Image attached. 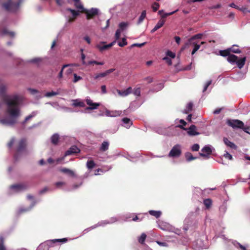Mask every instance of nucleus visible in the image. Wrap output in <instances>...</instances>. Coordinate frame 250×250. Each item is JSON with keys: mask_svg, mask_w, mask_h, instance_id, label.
<instances>
[{"mask_svg": "<svg viewBox=\"0 0 250 250\" xmlns=\"http://www.w3.org/2000/svg\"><path fill=\"white\" fill-rule=\"evenodd\" d=\"M5 85L0 84V96L7 106L6 113L8 115L6 118H0V124L12 127L18 123V118L21 116L20 106L23 98L17 94L7 95Z\"/></svg>", "mask_w": 250, "mask_h": 250, "instance_id": "obj_1", "label": "nucleus"}, {"mask_svg": "<svg viewBox=\"0 0 250 250\" xmlns=\"http://www.w3.org/2000/svg\"><path fill=\"white\" fill-rule=\"evenodd\" d=\"M194 228L195 229V230L188 239V242L189 244H191L192 248L195 250L207 249L208 245L207 244V237L205 233L206 227L204 226L202 227L201 232L199 230L200 227L198 224H195Z\"/></svg>", "mask_w": 250, "mask_h": 250, "instance_id": "obj_2", "label": "nucleus"}, {"mask_svg": "<svg viewBox=\"0 0 250 250\" xmlns=\"http://www.w3.org/2000/svg\"><path fill=\"white\" fill-rule=\"evenodd\" d=\"M23 1V0H0L2 8L12 13H16L19 11Z\"/></svg>", "mask_w": 250, "mask_h": 250, "instance_id": "obj_3", "label": "nucleus"}, {"mask_svg": "<svg viewBox=\"0 0 250 250\" xmlns=\"http://www.w3.org/2000/svg\"><path fill=\"white\" fill-rule=\"evenodd\" d=\"M179 127L183 130H186L187 128L184 127L183 125H177L174 126H170L168 127H160L156 129V132L161 135L167 136H172L177 135V128Z\"/></svg>", "mask_w": 250, "mask_h": 250, "instance_id": "obj_4", "label": "nucleus"}, {"mask_svg": "<svg viewBox=\"0 0 250 250\" xmlns=\"http://www.w3.org/2000/svg\"><path fill=\"white\" fill-rule=\"evenodd\" d=\"M26 145V141L25 139H22L18 142L16 153L14 156L15 161H18V160L25 153Z\"/></svg>", "mask_w": 250, "mask_h": 250, "instance_id": "obj_5", "label": "nucleus"}, {"mask_svg": "<svg viewBox=\"0 0 250 250\" xmlns=\"http://www.w3.org/2000/svg\"><path fill=\"white\" fill-rule=\"evenodd\" d=\"M218 237L222 238L223 240H224V241H225L226 243L227 242L229 244L231 243L235 247V248H236L237 249V250H250V249H249V247L248 245L246 244V245H243L235 240H227L225 236L223 234H221L220 235H215L214 238H217Z\"/></svg>", "mask_w": 250, "mask_h": 250, "instance_id": "obj_6", "label": "nucleus"}, {"mask_svg": "<svg viewBox=\"0 0 250 250\" xmlns=\"http://www.w3.org/2000/svg\"><path fill=\"white\" fill-rule=\"evenodd\" d=\"M29 187L27 183H20L11 186L10 190L11 193H18L26 190Z\"/></svg>", "mask_w": 250, "mask_h": 250, "instance_id": "obj_7", "label": "nucleus"}, {"mask_svg": "<svg viewBox=\"0 0 250 250\" xmlns=\"http://www.w3.org/2000/svg\"><path fill=\"white\" fill-rule=\"evenodd\" d=\"M181 146L176 144L172 147L168 154V156L171 158H178L181 155Z\"/></svg>", "mask_w": 250, "mask_h": 250, "instance_id": "obj_8", "label": "nucleus"}, {"mask_svg": "<svg viewBox=\"0 0 250 250\" xmlns=\"http://www.w3.org/2000/svg\"><path fill=\"white\" fill-rule=\"evenodd\" d=\"M27 198L28 200H33V201L29 207H27V208H24V207L20 208L18 210L19 213H21L22 212H28V211H30L35 206V205L37 203V202L40 201L39 200H38V201L34 200V197L31 195H28L27 196Z\"/></svg>", "mask_w": 250, "mask_h": 250, "instance_id": "obj_9", "label": "nucleus"}, {"mask_svg": "<svg viewBox=\"0 0 250 250\" xmlns=\"http://www.w3.org/2000/svg\"><path fill=\"white\" fill-rule=\"evenodd\" d=\"M6 21H3L1 23L0 27V34L1 36H7L10 38H14L15 36V33L13 31H8L4 26L6 25Z\"/></svg>", "mask_w": 250, "mask_h": 250, "instance_id": "obj_10", "label": "nucleus"}, {"mask_svg": "<svg viewBox=\"0 0 250 250\" xmlns=\"http://www.w3.org/2000/svg\"><path fill=\"white\" fill-rule=\"evenodd\" d=\"M213 148L210 145H206L202 149V152L199 153L200 156L205 157L206 159L209 158V156L212 153Z\"/></svg>", "mask_w": 250, "mask_h": 250, "instance_id": "obj_11", "label": "nucleus"}, {"mask_svg": "<svg viewBox=\"0 0 250 250\" xmlns=\"http://www.w3.org/2000/svg\"><path fill=\"white\" fill-rule=\"evenodd\" d=\"M227 124L233 128H243L244 126V123L238 120H228Z\"/></svg>", "mask_w": 250, "mask_h": 250, "instance_id": "obj_12", "label": "nucleus"}, {"mask_svg": "<svg viewBox=\"0 0 250 250\" xmlns=\"http://www.w3.org/2000/svg\"><path fill=\"white\" fill-rule=\"evenodd\" d=\"M86 104L88 105V107L85 108V110H93L96 109L100 106V104L99 103H94L92 100L89 98H86L85 100Z\"/></svg>", "mask_w": 250, "mask_h": 250, "instance_id": "obj_13", "label": "nucleus"}, {"mask_svg": "<svg viewBox=\"0 0 250 250\" xmlns=\"http://www.w3.org/2000/svg\"><path fill=\"white\" fill-rule=\"evenodd\" d=\"M86 13V17L87 20H89L93 16L98 15L99 9L96 8H92L89 10L84 11Z\"/></svg>", "mask_w": 250, "mask_h": 250, "instance_id": "obj_14", "label": "nucleus"}, {"mask_svg": "<svg viewBox=\"0 0 250 250\" xmlns=\"http://www.w3.org/2000/svg\"><path fill=\"white\" fill-rule=\"evenodd\" d=\"M80 152V148L76 146H73L65 152L64 156H67L73 154H77Z\"/></svg>", "mask_w": 250, "mask_h": 250, "instance_id": "obj_15", "label": "nucleus"}, {"mask_svg": "<svg viewBox=\"0 0 250 250\" xmlns=\"http://www.w3.org/2000/svg\"><path fill=\"white\" fill-rule=\"evenodd\" d=\"M187 133L189 136H194L199 135L200 133L196 131V126L195 125H191L188 128H186Z\"/></svg>", "mask_w": 250, "mask_h": 250, "instance_id": "obj_16", "label": "nucleus"}, {"mask_svg": "<svg viewBox=\"0 0 250 250\" xmlns=\"http://www.w3.org/2000/svg\"><path fill=\"white\" fill-rule=\"evenodd\" d=\"M122 112L121 111H110L108 109H106L105 111V115L107 117H115L119 116L121 114Z\"/></svg>", "mask_w": 250, "mask_h": 250, "instance_id": "obj_17", "label": "nucleus"}, {"mask_svg": "<svg viewBox=\"0 0 250 250\" xmlns=\"http://www.w3.org/2000/svg\"><path fill=\"white\" fill-rule=\"evenodd\" d=\"M104 42H101L100 43L97 44L95 47L97 48L100 52H102L104 50L108 49L107 44H105Z\"/></svg>", "mask_w": 250, "mask_h": 250, "instance_id": "obj_18", "label": "nucleus"}, {"mask_svg": "<svg viewBox=\"0 0 250 250\" xmlns=\"http://www.w3.org/2000/svg\"><path fill=\"white\" fill-rule=\"evenodd\" d=\"M122 122V125L126 128H129L132 125L131 120L127 117L123 118Z\"/></svg>", "mask_w": 250, "mask_h": 250, "instance_id": "obj_19", "label": "nucleus"}, {"mask_svg": "<svg viewBox=\"0 0 250 250\" xmlns=\"http://www.w3.org/2000/svg\"><path fill=\"white\" fill-rule=\"evenodd\" d=\"M28 91H29L32 95L35 96V98L37 99H40L43 97V96L41 95L40 91L37 89L29 88H28Z\"/></svg>", "mask_w": 250, "mask_h": 250, "instance_id": "obj_20", "label": "nucleus"}, {"mask_svg": "<svg viewBox=\"0 0 250 250\" xmlns=\"http://www.w3.org/2000/svg\"><path fill=\"white\" fill-rule=\"evenodd\" d=\"M61 89L59 88V89H57L56 91H51L50 92H46L44 94L43 96L45 97H47V98L51 97H53L54 96L60 95L61 94Z\"/></svg>", "mask_w": 250, "mask_h": 250, "instance_id": "obj_21", "label": "nucleus"}, {"mask_svg": "<svg viewBox=\"0 0 250 250\" xmlns=\"http://www.w3.org/2000/svg\"><path fill=\"white\" fill-rule=\"evenodd\" d=\"M117 91L120 96L122 97H125L132 92V88L131 87H129L125 90L121 91L120 90H117Z\"/></svg>", "mask_w": 250, "mask_h": 250, "instance_id": "obj_22", "label": "nucleus"}, {"mask_svg": "<svg viewBox=\"0 0 250 250\" xmlns=\"http://www.w3.org/2000/svg\"><path fill=\"white\" fill-rule=\"evenodd\" d=\"M165 21L164 20H160L157 23L154 27L151 30L150 32L151 33H154L158 29L161 28L165 24Z\"/></svg>", "mask_w": 250, "mask_h": 250, "instance_id": "obj_23", "label": "nucleus"}, {"mask_svg": "<svg viewBox=\"0 0 250 250\" xmlns=\"http://www.w3.org/2000/svg\"><path fill=\"white\" fill-rule=\"evenodd\" d=\"M246 61V57H244L243 58H240V59H237L235 64H237L238 67L239 69H241L243 67L245 64V62Z\"/></svg>", "mask_w": 250, "mask_h": 250, "instance_id": "obj_24", "label": "nucleus"}, {"mask_svg": "<svg viewBox=\"0 0 250 250\" xmlns=\"http://www.w3.org/2000/svg\"><path fill=\"white\" fill-rule=\"evenodd\" d=\"M227 209L226 203H223L220 206L219 208V213L220 217H223Z\"/></svg>", "mask_w": 250, "mask_h": 250, "instance_id": "obj_25", "label": "nucleus"}, {"mask_svg": "<svg viewBox=\"0 0 250 250\" xmlns=\"http://www.w3.org/2000/svg\"><path fill=\"white\" fill-rule=\"evenodd\" d=\"M238 57L234 54H230L227 58V61L231 64H235Z\"/></svg>", "mask_w": 250, "mask_h": 250, "instance_id": "obj_26", "label": "nucleus"}, {"mask_svg": "<svg viewBox=\"0 0 250 250\" xmlns=\"http://www.w3.org/2000/svg\"><path fill=\"white\" fill-rule=\"evenodd\" d=\"M223 141L227 146L230 147L231 148L234 149L237 148V146L233 142H230L228 138H224L223 139Z\"/></svg>", "mask_w": 250, "mask_h": 250, "instance_id": "obj_27", "label": "nucleus"}, {"mask_svg": "<svg viewBox=\"0 0 250 250\" xmlns=\"http://www.w3.org/2000/svg\"><path fill=\"white\" fill-rule=\"evenodd\" d=\"M189 219L186 218L185 220V225L183 227V229L185 231H188V230H191L193 228V226L191 225V224H188Z\"/></svg>", "mask_w": 250, "mask_h": 250, "instance_id": "obj_28", "label": "nucleus"}, {"mask_svg": "<svg viewBox=\"0 0 250 250\" xmlns=\"http://www.w3.org/2000/svg\"><path fill=\"white\" fill-rule=\"evenodd\" d=\"M37 114H38V111H33L31 113V114H30L29 115L27 116L25 118L23 122H21V124L22 125H24L25 123H26V122H27L28 121L31 120L33 117H34Z\"/></svg>", "mask_w": 250, "mask_h": 250, "instance_id": "obj_29", "label": "nucleus"}, {"mask_svg": "<svg viewBox=\"0 0 250 250\" xmlns=\"http://www.w3.org/2000/svg\"><path fill=\"white\" fill-rule=\"evenodd\" d=\"M109 143L107 141H104L100 147V150L103 152L105 151L109 148Z\"/></svg>", "mask_w": 250, "mask_h": 250, "instance_id": "obj_30", "label": "nucleus"}, {"mask_svg": "<svg viewBox=\"0 0 250 250\" xmlns=\"http://www.w3.org/2000/svg\"><path fill=\"white\" fill-rule=\"evenodd\" d=\"M60 136L58 133L54 134L51 137V142L52 144L56 145L58 144Z\"/></svg>", "mask_w": 250, "mask_h": 250, "instance_id": "obj_31", "label": "nucleus"}, {"mask_svg": "<svg viewBox=\"0 0 250 250\" xmlns=\"http://www.w3.org/2000/svg\"><path fill=\"white\" fill-rule=\"evenodd\" d=\"M122 216H120V215L115 216L112 217L108 219V222L109 224H112L117 221H121V219H122Z\"/></svg>", "mask_w": 250, "mask_h": 250, "instance_id": "obj_32", "label": "nucleus"}, {"mask_svg": "<svg viewBox=\"0 0 250 250\" xmlns=\"http://www.w3.org/2000/svg\"><path fill=\"white\" fill-rule=\"evenodd\" d=\"M60 171L72 177H74L75 176V173L73 171L67 168H62L60 169Z\"/></svg>", "mask_w": 250, "mask_h": 250, "instance_id": "obj_33", "label": "nucleus"}, {"mask_svg": "<svg viewBox=\"0 0 250 250\" xmlns=\"http://www.w3.org/2000/svg\"><path fill=\"white\" fill-rule=\"evenodd\" d=\"M185 158L188 162H190L198 158L197 157H194L190 152H188L185 153Z\"/></svg>", "mask_w": 250, "mask_h": 250, "instance_id": "obj_34", "label": "nucleus"}, {"mask_svg": "<svg viewBox=\"0 0 250 250\" xmlns=\"http://www.w3.org/2000/svg\"><path fill=\"white\" fill-rule=\"evenodd\" d=\"M203 35L204 34L203 33H199L192 36L188 40V43H191L192 41L194 40L202 39V37L203 36Z\"/></svg>", "mask_w": 250, "mask_h": 250, "instance_id": "obj_35", "label": "nucleus"}, {"mask_svg": "<svg viewBox=\"0 0 250 250\" xmlns=\"http://www.w3.org/2000/svg\"><path fill=\"white\" fill-rule=\"evenodd\" d=\"M73 106H75V107H77V106H79V107H83L85 106V104L83 102H81V101H80L79 100H73Z\"/></svg>", "mask_w": 250, "mask_h": 250, "instance_id": "obj_36", "label": "nucleus"}, {"mask_svg": "<svg viewBox=\"0 0 250 250\" xmlns=\"http://www.w3.org/2000/svg\"><path fill=\"white\" fill-rule=\"evenodd\" d=\"M66 11L70 12L74 19L80 15V12L79 11H76L70 8H66Z\"/></svg>", "mask_w": 250, "mask_h": 250, "instance_id": "obj_37", "label": "nucleus"}, {"mask_svg": "<svg viewBox=\"0 0 250 250\" xmlns=\"http://www.w3.org/2000/svg\"><path fill=\"white\" fill-rule=\"evenodd\" d=\"M148 212L151 215L155 216L156 218H159L162 214L161 211L159 210L156 211L150 210L148 211Z\"/></svg>", "mask_w": 250, "mask_h": 250, "instance_id": "obj_38", "label": "nucleus"}, {"mask_svg": "<svg viewBox=\"0 0 250 250\" xmlns=\"http://www.w3.org/2000/svg\"><path fill=\"white\" fill-rule=\"evenodd\" d=\"M133 215H134V213L120 215V216H124V217H122V219H121V221H130L131 220L130 218Z\"/></svg>", "mask_w": 250, "mask_h": 250, "instance_id": "obj_39", "label": "nucleus"}, {"mask_svg": "<svg viewBox=\"0 0 250 250\" xmlns=\"http://www.w3.org/2000/svg\"><path fill=\"white\" fill-rule=\"evenodd\" d=\"M146 17V11L143 10L142 12L141 15L139 17L137 24H141L143 21L145 19Z\"/></svg>", "mask_w": 250, "mask_h": 250, "instance_id": "obj_40", "label": "nucleus"}, {"mask_svg": "<svg viewBox=\"0 0 250 250\" xmlns=\"http://www.w3.org/2000/svg\"><path fill=\"white\" fill-rule=\"evenodd\" d=\"M128 25V23L127 22H121L119 24L118 30H121V31L125 30Z\"/></svg>", "mask_w": 250, "mask_h": 250, "instance_id": "obj_41", "label": "nucleus"}, {"mask_svg": "<svg viewBox=\"0 0 250 250\" xmlns=\"http://www.w3.org/2000/svg\"><path fill=\"white\" fill-rule=\"evenodd\" d=\"M229 49H230V52L231 51L233 53L237 54L241 53V51L238 48V45L236 44L232 45L231 47L229 48Z\"/></svg>", "mask_w": 250, "mask_h": 250, "instance_id": "obj_42", "label": "nucleus"}, {"mask_svg": "<svg viewBox=\"0 0 250 250\" xmlns=\"http://www.w3.org/2000/svg\"><path fill=\"white\" fill-rule=\"evenodd\" d=\"M64 158H57L56 160H54L51 158H49L47 159V162L49 164H53L55 162H56V164H59L60 162H61L62 160H63Z\"/></svg>", "mask_w": 250, "mask_h": 250, "instance_id": "obj_43", "label": "nucleus"}, {"mask_svg": "<svg viewBox=\"0 0 250 250\" xmlns=\"http://www.w3.org/2000/svg\"><path fill=\"white\" fill-rule=\"evenodd\" d=\"M230 54V49L229 48L219 51V55L223 57H228Z\"/></svg>", "mask_w": 250, "mask_h": 250, "instance_id": "obj_44", "label": "nucleus"}, {"mask_svg": "<svg viewBox=\"0 0 250 250\" xmlns=\"http://www.w3.org/2000/svg\"><path fill=\"white\" fill-rule=\"evenodd\" d=\"M4 238L2 234H0V250H6L4 245Z\"/></svg>", "mask_w": 250, "mask_h": 250, "instance_id": "obj_45", "label": "nucleus"}, {"mask_svg": "<svg viewBox=\"0 0 250 250\" xmlns=\"http://www.w3.org/2000/svg\"><path fill=\"white\" fill-rule=\"evenodd\" d=\"M108 224H109L108 220H105L99 222L95 226L97 228L98 227H104Z\"/></svg>", "mask_w": 250, "mask_h": 250, "instance_id": "obj_46", "label": "nucleus"}, {"mask_svg": "<svg viewBox=\"0 0 250 250\" xmlns=\"http://www.w3.org/2000/svg\"><path fill=\"white\" fill-rule=\"evenodd\" d=\"M204 204L207 208H209L212 205V201L209 198L206 199L204 200Z\"/></svg>", "mask_w": 250, "mask_h": 250, "instance_id": "obj_47", "label": "nucleus"}, {"mask_svg": "<svg viewBox=\"0 0 250 250\" xmlns=\"http://www.w3.org/2000/svg\"><path fill=\"white\" fill-rule=\"evenodd\" d=\"M75 6L77 9L81 10L82 11L84 12L86 11V9L84 8L80 1L75 2Z\"/></svg>", "mask_w": 250, "mask_h": 250, "instance_id": "obj_48", "label": "nucleus"}, {"mask_svg": "<svg viewBox=\"0 0 250 250\" xmlns=\"http://www.w3.org/2000/svg\"><path fill=\"white\" fill-rule=\"evenodd\" d=\"M146 238V235L145 233H143L141 235L138 237V241L141 244H143Z\"/></svg>", "mask_w": 250, "mask_h": 250, "instance_id": "obj_49", "label": "nucleus"}, {"mask_svg": "<svg viewBox=\"0 0 250 250\" xmlns=\"http://www.w3.org/2000/svg\"><path fill=\"white\" fill-rule=\"evenodd\" d=\"M71 65H73L72 64H64L62 66L61 71H60L59 74H58V78L59 79L60 78H62V73H63V69L65 68V67H67L68 66H71Z\"/></svg>", "mask_w": 250, "mask_h": 250, "instance_id": "obj_50", "label": "nucleus"}, {"mask_svg": "<svg viewBox=\"0 0 250 250\" xmlns=\"http://www.w3.org/2000/svg\"><path fill=\"white\" fill-rule=\"evenodd\" d=\"M140 89H141L140 85L139 87L135 88L133 91V94L137 96H140V94H141Z\"/></svg>", "mask_w": 250, "mask_h": 250, "instance_id": "obj_51", "label": "nucleus"}, {"mask_svg": "<svg viewBox=\"0 0 250 250\" xmlns=\"http://www.w3.org/2000/svg\"><path fill=\"white\" fill-rule=\"evenodd\" d=\"M95 165L94 162L92 160L88 161L86 163V167L88 169L93 168Z\"/></svg>", "mask_w": 250, "mask_h": 250, "instance_id": "obj_52", "label": "nucleus"}, {"mask_svg": "<svg viewBox=\"0 0 250 250\" xmlns=\"http://www.w3.org/2000/svg\"><path fill=\"white\" fill-rule=\"evenodd\" d=\"M42 59L40 58H35L32 59L28 60L27 62L29 63H35L42 61Z\"/></svg>", "mask_w": 250, "mask_h": 250, "instance_id": "obj_53", "label": "nucleus"}, {"mask_svg": "<svg viewBox=\"0 0 250 250\" xmlns=\"http://www.w3.org/2000/svg\"><path fill=\"white\" fill-rule=\"evenodd\" d=\"M192 107L193 104L192 103H188L185 109V113H188V112L191 111L192 109Z\"/></svg>", "mask_w": 250, "mask_h": 250, "instance_id": "obj_54", "label": "nucleus"}, {"mask_svg": "<svg viewBox=\"0 0 250 250\" xmlns=\"http://www.w3.org/2000/svg\"><path fill=\"white\" fill-rule=\"evenodd\" d=\"M127 42L125 38H123L122 40V42H118V45L120 47H124L125 45H127Z\"/></svg>", "mask_w": 250, "mask_h": 250, "instance_id": "obj_55", "label": "nucleus"}, {"mask_svg": "<svg viewBox=\"0 0 250 250\" xmlns=\"http://www.w3.org/2000/svg\"><path fill=\"white\" fill-rule=\"evenodd\" d=\"M75 19L73 18H67L66 19V22H65L63 27V29H64L65 27H66L68 26V24L69 23H71L74 21Z\"/></svg>", "mask_w": 250, "mask_h": 250, "instance_id": "obj_56", "label": "nucleus"}, {"mask_svg": "<svg viewBox=\"0 0 250 250\" xmlns=\"http://www.w3.org/2000/svg\"><path fill=\"white\" fill-rule=\"evenodd\" d=\"M132 219L131 220H132L133 221H135H135L140 222L142 220H143V217H142L141 218H140L139 215H136L134 213V215L132 216Z\"/></svg>", "mask_w": 250, "mask_h": 250, "instance_id": "obj_57", "label": "nucleus"}, {"mask_svg": "<svg viewBox=\"0 0 250 250\" xmlns=\"http://www.w3.org/2000/svg\"><path fill=\"white\" fill-rule=\"evenodd\" d=\"M177 11H178V9L175 10V11H173L172 12H169V13H165L163 15H162L161 16V17L162 18H167V16H170V15H173V14H174L175 13H176Z\"/></svg>", "mask_w": 250, "mask_h": 250, "instance_id": "obj_58", "label": "nucleus"}, {"mask_svg": "<svg viewBox=\"0 0 250 250\" xmlns=\"http://www.w3.org/2000/svg\"><path fill=\"white\" fill-rule=\"evenodd\" d=\"M166 55H167L166 57H169L172 59H173L175 57V53L170 50H167L166 52Z\"/></svg>", "mask_w": 250, "mask_h": 250, "instance_id": "obj_59", "label": "nucleus"}, {"mask_svg": "<svg viewBox=\"0 0 250 250\" xmlns=\"http://www.w3.org/2000/svg\"><path fill=\"white\" fill-rule=\"evenodd\" d=\"M74 75V80L73 81V83H76L79 81L80 80H81L82 79V77H81L80 76H78L77 74L74 73L73 74Z\"/></svg>", "mask_w": 250, "mask_h": 250, "instance_id": "obj_60", "label": "nucleus"}, {"mask_svg": "<svg viewBox=\"0 0 250 250\" xmlns=\"http://www.w3.org/2000/svg\"><path fill=\"white\" fill-rule=\"evenodd\" d=\"M200 148V146L198 144H195L191 147V149L193 151H197Z\"/></svg>", "mask_w": 250, "mask_h": 250, "instance_id": "obj_61", "label": "nucleus"}, {"mask_svg": "<svg viewBox=\"0 0 250 250\" xmlns=\"http://www.w3.org/2000/svg\"><path fill=\"white\" fill-rule=\"evenodd\" d=\"M105 76H106V75L105 72H102V73H100L96 74L94 77V79H98L99 78H103V77H104Z\"/></svg>", "mask_w": 250, "mask_h": 250, "instance_id": "obj_62", "label": "nucleus"}, {"mask_svg": "<svg viewBox=\"0 0 250 250\" xmlns=\"http://www.w3.org/2000/svg\"><path fill=\"white\" fill-rule=\"evenodd\" d=\"M160 5L158 3L155 2L153 3L152 8L154 12H156L159 8Z\"/></svg>", "mask_w": 250, "mask_h": 250, "instance_id": "obj_63", "label": "nucleus"}, {"mask_svg": "<svg viewBox=\"0 0 250 250\" xmlns=\"http://www.w3.org/2000/svg\"><path fill=\"white\" fill-rule=\"evenodd\" d=\"M223 156L229 160H231L232 159V156L229 154L228 151H225V153L223 155Z\"/></svg>", "mask_w": 250, "mask_h": 250, "instance_id": "obj_64", "label": "nucleus"}]
</instances>
